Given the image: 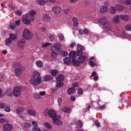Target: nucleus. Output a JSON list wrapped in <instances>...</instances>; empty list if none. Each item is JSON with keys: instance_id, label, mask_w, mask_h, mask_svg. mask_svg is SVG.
<instances>
[{"instance_id": "obj_11", "label": "nucleus", "mask_w": 131, "mask_h": 131, "mask_svg": "<svg viewBox=\"0 0 131 131\" xmlns=\"http://www.w3.org/2000/svg\"><path fill=\"white\" fill-rule=\"evenodd\" d=\"M13 129V126L10 124H5L3 126L4 131H10Z\"/></svg>"}, {"instance_id": "obj_54", "label": "nucleus", "mask_w": 131, "mask_h": 131, "mask_svg": "<svg viewBox=\"0 0 131 131\" xmlns=\"http://www.w3.org/2000/svg\"><path fill=\"white\" fill-rule=\"evenodd\" d=\"M6 107V105L3 103V102H0V108L1 109H4Z\"/></svg>"}, {"instance_id": "obj_61", "label": "nucleus", "mask_w": 131, "mask_h": 131, "mask_svg": "<svg viewBox=\"0 0 131 131\" xmlns=\"http://www.w3.org/2000/svg\"><path fill=\"white\" fill-rule=\"evenodd\" d=\"M33 131H40V129H39L38 127H37L36 128H33Z\"/></svg>"}, {"instance_id": "obj_15", "label": "nucleus", "mask_w": 131, "mask_h": 131, "mask_svg": "<svg viewBox=\"0 0 131 131\" xmlns=\"http://www.w3.org/2000/svg\"><path fill=\"white\" fill-rule=\"evenodd\" d=\"M63 62L66 65H70L71 64V57H66L63 59Z\"/></svg>"}, {"instance_id": "obj_2", "label": "nucleus", "mask_w": 131, "mask_h": 131, "mask_svg": "<svg viewBox=\"0 0 131 131\" xmlns=\"http://www.w3.org/2000/svg\"><path fill=\"white\" fill-rule=\"evenodd\" d=\"M69 56L71 58L72 62L75 66H79L82 63H84L86 58L84 55L80 56L78 60H76V52L73 51L70 52Z\"/></svg>"}, {"instance_id": "obj_62", "label": "nucleus", "mask_w": 131, "mask_h": 131, "mask_svg": "<svg viewBox=\"0 0 131 131\" xmlns=\"http://www.w3.org/2000/svg\"><path fill=\"white\" fill-rule=\"evenodd\" d=\"M20 20H18L16 21H15V25L17 26H19V25H20Z\"/></svg>"}, {"instance_id": "obj_8", "label": "nucleus", "mask_w": 131, "mask_h": 131, "mask_svg": "<svg viewBox=\"0 0 131 131\" xmlns=\"http://www.w3.org/2000/svg\"><path fill=\"white\" fill-rule=\"evenodd\" d=\"M22 90V87L21 86H17L15 87L12 92L13 95L15 97H19L21 96V91Z\"/></svg>"}, {"instance_id": "obj_25", "label": "nucleus", "mask_w": 131, "mask_h": 131, "mask_svg": "<svg viewBox=\"0 0 131 131\" xmlns=\"http://www.w3.org/2000/svg\"><path fill=\"white\" fill-rule=\"evenodd\" d=\"M11 43H12V39L10 38H7L5 41V46L8 47L9 45H11Z\"/></svg>"}, {"instance_id": "obj_13", "label": "nucleus", "mask_w": 131, "mask_h": 131, "mask_svg": "<svg viewBox=\"0 0 131 131\" xmlns=\"http://www.w3.org/2000/svg\"><path fill=\"white\" fill-rule=\"evenodd\" d=\"M25 40L22 39L19 40L18 42L17 46L19 49H23L24 48V45H25Z\"/></svg>"}, {"instance_id": "obj_46", "label": "nucleus", "mask_w": 131, "mask_h": 131, "mask_svg": "<svg viewBox=\"0 0 131 131\" xmlns=\"http://www.w3.org/2000/svg\"><path fill=\"white\" fill-rule=\"evenodd\" d=\"M15 14L17 16H21V15H22V11L20 10H17L16 12H15Z\"/></svg>"}, {"instance_id": "obj_23", "label": "nucleus", "mask_w": 131, "mask_h": 131, "mask_svg": "<svg viewBox=\"0 0 131 131\" xmlns=\"http://www.w3.org/2000/svg\"><path fill=\"white\" fill-rule=\"evenodd\" d=\"M36 65L39 68H41L42 66H43V63L41 60H38L36 62Z\"/></svg>"}, {"instance_id": "obj_9", "label": "nucleus", "mask_w": 131, "mask_h": 131, "mask_svg": "<svg viewBox=\"0 0 131 131\" xmlns=\"http://www.w3.org/2000/svg\"><path fill=\"white\" fill-rule=\"evenodd\" d=\"M98 21L99 23L101 24V25H103V26H104L106 24L108 23V20L107 19V17L106 16H103L99 18L98 20Z\"/></svg>"}, {"instance_id": "obj_63", "label": "nucleus", "mask_w": 131, "mask_h": 131, "mask_svg": "<svg viewBox=\"0 0 131 131\" xmlns=\"http://www.w3.org/2000/svg\"><path fill=\"white\" fill-rule=\"evenodd\" d=\"M72 20L73 22H78V19L76 17H73Z\"/></svg>"}, {"instance_id": "obj_56", "label": "nucleus", "mask_w": 131, "mask_h": 131, "mask_svg": "<svg viewBox=\"0 0 131 131\" xmlns=\"http://www.w3.org/2000/svg\"><path fill=\"white\" fill-rule=\"evenodd\" d=\"M72 86H73V88H78V84L77 83H73L72 85Z\"/></svg>"}, {"instance_id": "obj_57", "label": "nucleus", "mask_w": 131, "mask_h": 131, "mask_svg": "<svg viewBox=\"0 0 131 131\" xmlns=\"http://www.w3.org/2000/svg\"><path fill=\"white\" fill-rule=\"evenodd\" d=\"M49 38L51 39V40H53V39L55 38V35H50L49 36Z\"/></svg>"}, {"instance_id": "obj_43", "label": "nucleus", "mask_w": 131, "mask_h": 131, "mask_svg": "<svg viewBox=\"0 0 131 131\" xmlns=\"http://www.w3.org/2000/svg\"><path fill=\"white\" fill-rule=\"evenodd\" d=\"M76 54H77V56H81V55H82V51L77 50V53L76 52Z\"/></svg>"}, {"instance_id": "obj_47", "label": "nucleus", "mask_w": 131, "mask_h": 131, "mask_svg": "<svg viewBox=\"0 0 131 131\" xmlns=\"http://www.w3.org/2000/svg\"><path fill=\"white\" fill-rule=\"evenodd\" d=\"M51 43H45L42 45V48H47V47H49V46H51Z\"/></svg>"}, {"instance_id": "obj_31", "label": "nucleus", "mask_w": 131, "mask_h": 131, "mask_svg": "<svg viewBox=\"0 0 131 131\" xmlns=\"http://www.w3.org/2000/svg\"><path fill=\"white\" fill-rule=\"evenodd\" d=\"M7 94L8 96H9V97H12V96H13V92L12 91V89H8L7 91Z\"/></svg>"}, {"instance_id": "obj_28", "label": "nucleus", "mask_w": 131, "mask_h": 131, "mask_svg": "<svg viewBox=\"0 0 131 131\" xmlns=\"http://www.w3.org/2000/svg\"><path fill=\"white\" fill-rule=\"evenodd\" d=\"M14 67H19L20 69L23 70V67H22V64H21V62H16L14 64Z\"/></svg>"}, {"instance_id": "obj_37", "label": "nucleus", "mask_w": 131, "mask_h": 131, "mask_svg": "<svg viewBox=\"0 0 131 131\" xmlns=\"http://www.w3.org/2000/svg\"><path fill=\"white\" fill-rule=\"evenodd\" d=\"M4 110L6 112H10L11 111V108L9 106L4 107Z\"/></svg>"}, {"instance_id": "obj_3", "label": "nucleus", "mask_w": 131, "mask_h": 131, "mask_svg": "<svg viewBox=\"0 0 131 131\" xmlns=\"http://www.w3.org/2000/svg\"><path fill=\"white\" fill-rule=\"evenodd\" d=\"M36 12L35 11H30L25 16L22 17V21L24 23V24L29 25V24L31 23L30 21H33V20H34V16H33V15H36Z\"/></svg>"}, {"instance_id": "obj_21", "label": "nucleus", "mask_w": 131, "mask_h": 131, "mask_svg": "<svg viewBox=\"0 0 131 131\" xmlns=\"http://www.w3.org/2000/svg\"><path fill=\"white\" fill-rule=\"evenodd\" d=\"M103 28L109 30V31H111V30H112V27L111 26V25L109 24V23H107L105 25H104Z\"/></svg>"}, {"instance_id": "obj_38", "label": "nucleus", "mask_w": 131, "mask_h": 131, "mask_svg": "<svg viewBox=\"0 0 131 131\" xmlns=\"http://www.w3.org/2000/svg\"><path fill=\"white\" fill-rule=\"evenodd\" d=\"M44 19L45 21H49V20L51 19V17H50V16L48 14H45L44 16Z\"/></svg>"}, {"instance_id": "obj_29", "label": "nucleus", "mask_w": 131, "mask_h": 131, "mask_svg": "<svg viewBox=\"0 0 131 131\" xmlns=\"http://www.w3.org/2000/svg\"><path fill=\"white\" fill-rule=\"evenodd\" d=\"M10 37L12 40H15V39H17V35L15 34H10L9 35Z\"/></svg>"}, {"instance_id": "obj_14", "label": "nucleus", "mask_w": 131, "mask_h": 131, "mask_svg": "<svg viewBox=\"0 0 131 131\" xmlns=\"http://www.w3.org/2000/svg\"><path fill=\"white\" fill-rule=\"evenodd\" d=\"M27 113L28 114V115H30L31 116H35L36 115V112L35 111L30 108L28 110Z\"/></svg>"}, {"instance_id": "obj_6", "label": "nucleus", "mask_w": 131, "mask_h": 131, "mask_svg": "<svg viewBox=\"0 0 131 131\" xmlns=\"http://www.w3.org/2000/svg\"><path fill=\"white\" fill-rule=\"evenodd\" d=\"M41 82V79L40 78H35L34 76H32L30 80V83L32 85H38Z\"/></svg>"}, {"instance_id": "obj_30", "label": "nucleus", "mask_w": 131, "mask_h": 131, "mask_svg": "<svg viewBox=\"0 0 131 131\" xmlns=\"http://www.w3.org/2000/svg\"><path fill=\"white\" fill-rule=\"evenodd\" d=\"M116 7L117 10H118V11H122V10L124 9V8L120 5H116Z\"/></svg>"}, {"instance_id": "obj_1", "label": "nucleus", "mask_w": 131, "mask_h": 131, "mask_svg": "<svg viewBox=\"0 0 131 131\" xmlns=\"http://www.w3.org/2000/svg\"><path fill=\"white\" fill-rule=\"evenodd\" d=\"M43 113L45 116H48V115H49L50 117H51V118H52V121L53 123H54V124L59 126L62 125V121H60V119H61V116H60L59 115L57 116V114H56V112H55L54 110H49L48 109H46L44 111Z\"/></svg>"}, {"instance_id": "obj_55", "label": "nucleus", "mask_w": 131, "mask_h": 131, "mask_svg": "<svg viewBox=\"0 0 131 131\" xmlns=\"http://www.w3.org/2000/svg\"><path fill=\"white\" fill-rule=\"evenodd\" d=\"M79 33L80 35H82V34H84V32L83 30L80 29L79 30Z\"/></svg>"}, {"instance_id": "obj_22", "label": "nucleus", "mask_w": 131, "mask_h": 131, "mask_svg": "<svg viewBox=\"0 0 131 131\" xmlns=\"http://www.w3.org/2000/svg\"><path fill=\"white\" fill-rule=\"evenodd\" d=\"M61 110L63 112H64V113H70V112H71V109L69 107H62Z\"/></svg>"}, {"instance_id": "obj_19", "label": "nucleus", "mask_w": 131, "mask_h": 131, "mask_svg": "<svg viewBox=\"0 0 131 131\" xmlns=\"http://www.w3.org/2000/svg\"><path fill=\"white\" fill-rule=\"evenodd\" d=\"M120 19H121V20H123V21H128V19H129V17H128V16L127 15L123 14L120 15Z\"/></svg>"}, {"instance_id": "obj_33", "label": "nucleus", "mask_w": 131, "mask_h": 131, "mask_svg": "<svg viewBox=\"0 0 131 131\" xmlns=\"http://www.w3.org/2000/svg\"><path fill=\"white\" fill-rule=\"evenodd\" d=\"M58 38L61 41H63L64 39H65V38L64 37V35L62 34H59L58 35Z\"/></svg>"}, {"instance_id": "obj_52", "label": "nucleus", "mask_w": 131, "mask_h": 131, "mask_svg": "<svg viewBox=\"0 0 131 131\" xmlns=\"http://www.w3.org/2000/svg\"><path fill=\"white\" fill-rule=\"evenodd\" d=\"M84 34H88V33H90V31L87 28L84 29Z\"/></svg>"}, {"instance_id": "obj_48", "label": "nucleus", "mask_w": 131, "mask_h": 131, "mask_svg": "<svg viewBox=\"0 0 131 131\" xmlns=\"http://www.w3.org/2000/svg\"><path fill=\"white\" fill-rule=\"evenodd\" d=\"M32 124H33V126H34L33 128H36V127H37V123L36 122L33 121Z\"/></svg>"}, {"instance_id": "obj_59", "label": "nucleus", "mask_w": 131, "mask_h": 131, "mask_svg": "<svg viewBox=\"0 0 131 131\" xmlns=\"http://www.w3.org/2000/svg\"><path fill=\"white\" fill-rule=\"evenodd\" d=\"M105 105L99 106L100 110H104V109H105Z\"/></svg>"}, {"instance_id": "obj_26", "label": "nucleus", "mask_w": 131, "mask_h": 131, "mask_svg": "<svg viewBox=\"0 0 131 131\" xmlns=\"http://www.w3.org/2000/svg\"><path fill=\"white\" fill-rule=\"evenodd\" d=\"M110 12L111 14L114 15V14L116 13V8L113 6H112L110 9Z\"/></svg>"}, {"instance_id": "obj_27", "label": "nucleus", "mask_w": 131, "mask_h": 131, "mask_svg": "<svg viewBox=\"0 0 131 131\" xmlns=\"http://www.w3.org/2000/svg\"><path fill=\"white\" fill-rule=\"evenodd\" d=\"M50 73L53 76L56 77L58 74V71L57 70H52L51 71Z\"/></svg>"}, {"instance_id": "obj_60", "label": "nucleus", "mask_w": 131, "mask_h": 131, "mask_svg": "<svg viewBox=\"0 0 131 131\" xmlns=\"http://www.w3.org/2000/svg\"><path fill=\"white\" fill-rule=\"evenodd\" d=\"M71 100L72 102H74L75 101V97L74 96H71Z\"/></svg>"}, {"instance_id": "obj_42", "label": "nucleus", "mask_w": 131, "mask_h": 131, "mask_svg": "<svg viewBox=\"0 0 131 131\" xmlns=\"http://www.w3.org/2000/svg\"><path fill=\"white\" fill-rule=\"evenodd\" d=\"M61 55L63 57H66V56L68 55V52H67V51H62L61 52Z\"/></svg>"}, {"instance_id": "obj_44", "label": "nucleus", "mask_w": 131, "mask_h": 131, "mask_svg": "<svg viewBox=\"0 0 131 131\" xmlns=\"http://www.w3.org/2000/svg\"><path fill=\"white\" fill-rule=\"evenodd\" d=\"M125 29L127 30V31H129L131 29V25H127L126 26Z\"/></svg>"}, {"instance_id": "obj_41", "label": "nucleus", "mask_w": 131, "mask_h": 131, "mask_svg": "<svg viewBox=\"0 0 131 131\" xmlns=\"http://www.w3.org/2000/svg\"><path fill=\"white\" fill-rule=\"evenodd\" d=\"M34 99L38 100V99H40V95L38 94H35L34 96Z\"/></svg>"}, {"instance_id": "obj_12", "label": "nucleus", "mask_w": 131, "mask_h": 131, "mask_svg": "<svg viewBox=\"0 0 131 131\" xmlns=\"http://www.w3.org/2000/svg\"><path fill=\"white\" fill-rule=\"evenodd\" d=\"M52 11L54 14H60L61 13V8L59 6H54Z\"/></svg>"}, {"instance_id": "obj_50", "label": "nucleus", "mask_w": 131, "mask_h": 131, "mask_svg": "<svg viewBox=\"0 0 131 131\" xmlns=\"http://www.w3.org/2000/svg\"><path fill=\"white\" fill-rule=\"evenodd\" d=\"M33 74L35 76H37V77H39V76H40V74H39V73L38 72H34Z\"/></svg>"}, {"instance_id": "obj_64", "label": "nucleus", "mask_w": 131, "mask_h": 131, "mask_svg": "<svg viewBox=\"0 0 131 131\" xmlns=\"http://www.w3.org/2000/svg\"><path fill=\"white\" fill-rule=\"evenodd\" d=\"M40 29H41V30L42 31H43V32L47 31V29H46L45 27H41L40 28Z\"/></svg>"}, {"instance_id": "obj_18", "label": "nucleus", "mask_w": 131, "mask_h": 131, "mask_svg": "<svg viewBox=\"0 0 131 131\" xmlns=\"http://www.w3.org/2000/svg\"><path fill=\"white\" fill-rule=\"evenodd\" d=\"M108 11V7L105 6H103L101 7L100 9V12L102 14H104V13H106V12Z\"/></svg>"}, {"instance_id": "obj_5", "label": "nucleus", "mask_w": 131, "mask_h": 131, "mask_svg": "<svg viewBox=\"0 0 131 131\" xmlns=\"http://www.w3.org/2000/svg\"><path fill=\"white\" fill-rule=\"evenodd\" d=\"M65 79V77L63 75H58L56 78V86L57 89L60 88H62L63 85H64V83L63 81H64V79Z\"/></svg>"}, {"instance_id": "obj_53", "label": "nucleus", "mask_w": 131, "mask_h": 131, "mask_svg": "<svg viewBox=\"0 0 131 131\" xmlns=\"http://www.w3.org/2000/svg\"><path fill=\"white\" fill-rule=\"evenodd\" d=\"M77 125L78 126V127H81V126H82V123H81L80 121H78L77 123Z\"/></svg>"}, {"instance_id": "obj_34", "label": "nucleus", "mask_w": 131, "mask_h": 131, "mask_svg": "<svg viewBox=\"0 0 131 131\" xmlns=\"http://www.w3.org/2000/svg\"><path fill=\"white\" fill-rule=\"evenodd\" d=\"M84 50V47L80 45H78L77 46V50L78 51H83Z\"/></svg>"}, {"instance_id": "obj_10", "label": "nucleus", "mask_w": 131, "mask_h": 131, "mask_svg": "<svg viewBox=\"0 0 131 131\" xmlns=\"http://www.w3.org/2000/svg\"><path fill=\"white\" fill-rule=\"evenodd\" d=\"M56 1L57 0H36V2L39 5H45L46 3H48V2H49V3H56Z\"/></svg>"}, {"instance_id": "obj_4", "label": "nucleus", "mask_w": 131, "mask_h": 131, "mask_svg": "<svg viewBox=\"0 0 131 131\" xmlns=\"http://www.w3.org/2000/svg\"><path fill=\"white\" fill-rule=\"evenodd\" d=\"M51 50L52 53H51V56L53 58H56L58 56V54L61 52V44L56 43L54 46H52Z\"/></svg>"}, {"instance_id": "obj_58", "label": "nucleus", "mask_w": 131, "mask_h": 131, "mask_svg": "<svg viewBox=\"0 0 131 131\" xmlns=\"http://www.w3.org/2000/svg\"><path fill=\"white\" fill-rule=\"evenodd\" d=\"M39 95H40V96H45L46 92H45V91L40 92Z\"/></svg>"}, {"instance_id": "obj_35", "label": "nucleus", "mask_w": 131, "mask_h": 131, "mask_svg": "<svg viewBox=\"0 0 131 131\" xmlns=\"http://www.w3.org/2000/svg\"><path fill=\"white\" fill-rule=\"evenodd\" d=\"M16 27H17V26H16V24H15L14 23H11L10 25V28L11 29H16Z\"/></svg>"}, {"instance_id": "obj_17", "label": "nucleus", "mask_w": 131, "mask_h": 131, "mask_svg": "<svg viewBox=\"0 0 131 131\" xmlns=\"http://www.w3.org/2000/svg\"><path fill=\"white\" fill-rule=\"evenodd\" d=\"M25 108L23 106L18 107L16 110L17 114H20L21 112H24Z\"/></svg>"}, {"instance_id": "obj_36", "label": "nucleus", "mask_w": 131, "mask_h": 131, "mask_svg": "<svg viewBox=\"0 0 131 131\" xmlns=\"http://www.w3.org/2000/svg\"><path fill=\"white\" fill-rule=\"evenodd\" d=\"M77 93L78 95H80V96L82 95L83 94V90L81 88H79L78 90Z\"/></svg>"}, {"instance_id": "obj_51", "label": "nucleus", "mask_w": 131, "mask_h": 131, "mask_svg": "<svg viewBox=\"0 0 131 131\" xmlns=\"http://www.w3.org/2000/svg\"><path fill=\"white\" fill-rule=\"evenodd\" d=\"M95 125H96V126H97V127H100V122H99V121L96 120L95 122Z\"/></svg>"}, {"instance_id": "obj_20", "label": "nucleus", "mask_w": 131, "mask_h": 131, "mask_svg": "<svg viewBox=\"0 0 131 131\" xmlns=\"http://www.w3.org/2000/svg\"><path fill=\"white\" fill-rule=\"evenodd\" d=\"M120 18V16L117 15H116L113 19V21L114 23H115L116 24H117L118 23H119V19Z\"/></svg>"}, {"instance_id": "obj_45", "label": "nucleus", "mask_w": 131, "mask_h": 131, "mask_svg": "<svg viewBox=\"0 0 131 131\" xmlns=\"http://www.w3.org/2000/svg\"><path fill=\"white\" fill-rule=\"evenodd\" d=\"M125 4L127 5V6H130L131 5V1L130 0H126L125 1Z\"/></svg>"}, {"instance_id": "obj_49", "label": "nucleus", "mask_w": 131, "mask_h": 131, "mask_svg": "<svg viewBox=\"0 0 131 131\" xmlns=\"http://www.w3.org/2000/svg\"><path fill=\"white\" fill-rule=\"evenodd\" d=\"M24 126L25 127H30V126H31V123H26L24 124Z\"/></svg>"}, {"instance_id": "obj_16", "label": "nucleus", "mask_w": 131, "mask_h": 131, "mask_svg": "<svg viewBox=\"0 0 131 131\" xmlns=\"http://www.w3.org/2000/svg\"><path fill=\"white\" fill-rule=\"evenodd\" d=\"M53 76L50 75H46L43 78V80L45 81H49L50 80H53Z\"/></svg>"}, {"instance_id": "obj_7", "label": "nucleus", "mask_w": 131, "mask_h": 131, "mask_svg": "<svg viewBox=\"0 0 131 131\" xmlns=\"http://www.w3.org/2000/svg\"><path fill=\"white\" fill-rule=\"evenodd\" d=\"M23 36L25 39H30L32 37V33H30L28 29H25L24 31Z\"/></svg>"}, {"instance_id": "obj_39", "label": "nucleus", "mask_w": 131, "mask_h": 131, "mask_svg": "<svg viewBox=\"0 0 131 131\" xmlns=\"http://www.w3.org/2000/svg\"><path fill=\"white\" fill-rule=\"evenodd\" d=\"M89 63L91 67H95V66H96V64H95V62H94V61L92 60H90Z\"/></svg>"}, {"instance_id": "obj_32", "label": "nucleus", "mask_w": 131, "mask_h": 131, "mask_svg": "<svg viewBox=\"0 0 131 131\" xmlns=\"http://www.w3.org/2000/svg\"><path fill=\"white\" fill-rule=\"evenodd\" d=\"M74 93V89L73 88H69L68 90V94L69 95H72V94Z\"/></svg>"}, {"instance_id": "obj_40", "label": "nucleus", "mask_w": 131, "mask_h": 131, "mask_svg": "<svg viewBox=\"0 0 131 131\" xmlns=\"http://www.w3.org/2000/svg\"><path fill=\"white\" fill-rule=\"evenodd\" d=\"M44 124H45V126H46L47 127V128H49V129L52 128V125L51 124H50V123H49L48 122H45Z\"/></svg>"}, {"instance_id": "obj_24", "label": "nucleus", "mask_w": 131, "mask_h": 131, "mask_svg": "<svg viewBox=\"0 0 131 131\" xmlns=\"http://www.w3.org/2000/svg\"><path fill=\"white\" fill-rule=\"evenodd\" d=\"M22 70H24V69H20L19 68H17L15 70V73L16 74V75H17V76H20V75H21V71H22Z\"/></svg>"}]
</instances>
